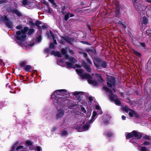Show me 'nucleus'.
<instances>
[{
	"label": "nucleus",
	"instance_id": "f3484780",
	"mask_svg": "<svg viewBox=\"0 0 151 151\" xmlns=\"http://www.w3.org/2000/svg\"><path fill=\"white\" fill-rule=\"evenodd\" d=\"M61 52L62 55L65 56V57L66 58L67 57H69V55L67 54L66 49L65 48H62L61 50Z\"/></svg>",
	"mask_w": 151,
	"mask_h": 151
},
{
	"label": "nucleus",
	"instance_id": "a878e982",
	"mask_svg": "<svg viewBox=\"0 0 151 151\" xmlns=\"http://www.w3.org/2000/svg\"><path fill=\"white\" fill-rule=\"evenodd\" d=\"M67 7L66 6H62L61 7V13L63 15H65V10L67 8Z\"/></svg>",
	"mask_w": 151,
	"mask_h": 151
},
{
	"label": "nucleus",
	"instance_id": "a19ab883",
	"mask_svg": "<svg viewBox=\"0 0 151 151\" xmlns=\"http://www.w3.org/2000/svg\"><path fill=\"white\" fill-rule=\"evenodd\" d=\"M80 93L81 92H80L75 91L74 92H73L72 93V94L73 95L76 96L79 95Z\"/></svg>",
	"mask_w": 151,
	"mask_h": 151
},
{
	"label": "nucleus",
	"instance_id": "052dcab7",
	"mask_svg": "<svg viewBox=\"0 0 151 151\" xmlns=\"http://www.w3.org/2000/svg\"><path fill=\"white\" fill-rule=\"evenodd\" d=\"M143 144L144 145H148L149 144V143L148 142H147V141H145L143 143Z\"/></svg>",
	"mask_w": 151,
	"mask_h": 151
},
{
	"label": "nucleus",
	"instance_id": "5fc2aeb1",
	"mask_svg": "<svg viewBox=\"0 0 151 151\" xmlns=\"http://www.w3.org/2000/svg\"><path fill=\"white\" fill-rule=\"evenodd\" d=\"M83 66H88L87 63L83 61L82 63Z\"/></svg>",
	"mask_w": 151,
	"mask_h": 151
},
{
	"label": "nucleus",
	"instance_id": "5701e85b",
	"mask_svg": "<svg viewBox=\"0 0 151 151\" xmlns=\"http://www.w3.org/2000/svg\"><path fill=\"white\" fill-rule=\"evenodd\" d=\"M137 45L139 47H142L144 49L145 48L146 46L145 42H139Z\"/></svg>",
	"mask_w": 151,
	"mask_h": 151
},
{
	"label": "nucleus",
	"instance_id": "603ef678",
	"mask_svg": "<svg viewBox=\"0 0 151 151\" xmlns=\"http://www.w3.org/2000/svg\"><path fill=\"white\" fill-rule=\"evenodd\" d=\"M140 150L141 151H147L146 148L144 147H142L140 148Z\"/></svg>",
	"mask_w": 151,
	"mask_h": 151
},
{
	"label": "nucleus",
	"instance_id": "69168bd1",
	"mask_svg": "<svg viewBox=\"0 0 151 151\" xmlns=\"http://www.w3.org/2000/svg\"><path fill=\"white\" fill-rule=\"evenodd\" d=\"M65 41L63 40H61L60 41V43L61 44H63L65 43Z\"/></svg>",
	"mask_w": 151,
	"mask_h": 151
},
{
	"label": "nucleus",
	"instance_id": "79ce46f5",
	"mask_svg": "<svg viewBox=\"0 0 151 151\" xmlns=\"http://www.w3.org/2000/svg\"><path fill=\"white\" fill-rule=\"evenodd\" d=\"M26 144L27 145H32V142L28 140L26 141Z\"/></svg>",
	"mask_w": 151,
	"mask_h": 151
},
{
	"label": "nucleus",
	"instance_id": "de8ad7c7",
	"mask_svg": "<svg viewBox=\"0 0 151 151\" xmlns=\"http://www.w3.org/2000/svg\"><path fill=\"white\" fill-rule=\"evenodd\" d=\"M42 28L43 29H48L47 25H43L42 26Z\"/></svg>",
	"mask_w": 151,
	"mask_h": 151
},
{
	"label": "nucleus",
	"instance_id": "09e8293b",
	"mask_svg": "<svg viewBox=\"0 0 151 151\" xmlns=\"http://www.w3.org/2000/svg\"><path fill=\"white\" fill-rule=\"evenodd\" d=\"M53 5H55L56 4L55 3L54 0H48Z\"/></svg>",
	"mask_w": 151,
	"mask_h": 151
},
{
	"label": "nucleus",
	"instance_id": "9b49d317",
	"mask_svg": "<svg viewBox=\"0 0 151 151\" xmlns=\"http://www.w3.org/2000/svg\"><path fill=\"white\" fill-rule=\"evenodd\" d=\"M124 110L127 113H129V116L131 117H132L135 115L136 117H139V115L135 113V112L133 110L129 109L127 106H125L123 108Z\"/></svg>",
	"mask_w": 151,
	"mask_h": 151
},
{
	"label": "nucleus",
	"instance_id": "c756f323",
	"mask_svg": "<svg viewBox=\"0 0 151 151\" xmlns=\"http://www.w3.org/2000/svg\"><path fill=\"white\" fill-rule=\"evenodd\" d=\"M28 31V34L29 35H30L33 33L34 31V30L33 29H29Z\"/></svg>",
	"mask_w": 151,
	"mask_h": 151
},
{
	"label": "nucleus",
	"instance_id": "bb28decb",
	"mask_svg": "<svg viewBox=\"0 0 151 151\" xmlns=\"http://www.w3.org/2000/svg\"><path fill=\"white\" fill-rule=\"evenodd\" d=\"M120 13V10L119 9H116V10L115 15L117 17H119Z\"/></svg>",
	"mask_w": 151,
	"mask_h": 151
},
{
	"label": "nucleus",
	"instance_id": "1a4fd4ad",
	"mask_svg": "<svg viewBox=\"0 0 151 151\" xmlns=\"http://www.w3.org/2000/svg\"><path fill=\"white\" fill-rule=\"evenodd\" d=\"M126 138H131L133 136L137 139H140L141 138L142 136L141 134L139 132H138L135 131H133L132 132L126 133Z\"/></svg>",
	"mask_w": 151,
	"mask_h": 151
},
{
	"label": "nucleus",
	"instance_id": "4468645a",
	"mask_svg": "<svg viewBox=\"0 0 151 151\" xmlns=\"http://www.w3.org/2000/svg\"><path fill=\"white\" fill-rule=\"evenodd\" d=\"M60 37L65 41L67 42L71 45H73V42L74 40L75 39L73 37H70L68 36H67L66 37L60 36Z\"/></svg>",
	"mask_w": 151,
	"mask_h": 151
},
{
	"label": "nucleus",
	"instance_id": "412c9836",
	"mask_svg": "<svg viewBox=\"0 0 151 151\" xmlns=\"http://www.w3.org/2000/svg\"><path fill=\"white\" fill-rule=\"evenodd\" d=\"M78 109L79 110L83 113H85L86 112L85 109L81 105L78 106Z\"/></svg>",
	"mask_w": 151,
	"mask_h": 151
},
{
	"label": "nucleus",
	"instance_id": "dca6fc26",
	"mask_svg": "<svg viewBox=\"0 0 151 151\" xmlns=\"http://www.w3.org/2000/svg\"><path fill=\"white\" fill-rule=\"evenodd\" d=\"M51 53L55 56H57L59 58H60L62 57L61 54L58 51L55 52L54 51H51Z\"/></svg>",
	"mask_w": 151,
	"mask_h": 151
},
{
	"label": "nucleus",
	"instance_id": "7c9ffc66",
	"mask_svg": "<svg viewBox=\"0 0 151 151\" xmlns=\"http://www.w3.org/2000/svg\"><path fill=\"white\" fill-rule=\"evenodd\" d=\"M95 108L98 110L99 114H101L102 113L101 109H100V107L99 106L97 105H96Z\"/></svg>",
	"mask_w": 151,
	"mask_h": 151
},
{
	"label": "nucleus",
	"instance_id": "e433bc0d",
	"mask_svg": "<svg viewBox=\"0 0 151 151\" xmlns=\"http://www.w3.org/2000/svg\"><path fill=\"white\" fill-rule=\"evenodd\" d=\"M49 48L50 49H54L55 48V45L52 43H51L50 44Z\"/></svg>",
	"mask_w": 151,
	"mask_h": 151
},
{
	"label": "nucleus",
	"instance_id": "8fccbe9b",
	"mask_svg": "<svg viewBox=\"0 0 151 151\" xmlns=\"http://www.w3.org/2000/svg\"><path fill=\"white\" fill-rule=\"evenodd\" d=\"M6 3V0H0V4H2L4 3Z\"/></svg>",
	"mask_w": 151,
	"mask_h": 151
},
{
	"label": "nucleus",
	"instance_id": "0eeeda50",
	"mask_svg": "<svg viewBox=\"0 0 151 151\" xmlns=\"http://www.w3.org/2000/svg\"><path fill=\"white\" fill-rule=\"evenodd\" d=\"M16 34V38L17 40L21 42L24 41L27 37L26 34L21 32V30L17 31Z\"/></svg>",
	"mask_w": 151,
	"mask_h": 151
},
{
	"label": "nucleus",
	"instance_id": "338daca9",
	"mask_svg": "<svg viewBox=\"0 0 151 151\" xmlns=\"http://www.w3.org/2000/svg\"><path fill=\"white\" fill-rule=\"evenodd\" d=\"M144 137L145 139H150V137L148 136L145 135V136H144Z\"/></svg>",
	"mask_w": 151,
	"mask_h": 151
},
{
	"label": "nucleus",
	"instance_id": "e2e57ef3",
	"mask_svg": "<svg viewBox=\"0 0 151 151\" xmlns=\"http://www.w3.org/2000/svg\"><path fill=\"white\" fill-rule=\"evenodd\" d=\"M35 44L34 43V42H32V43H30L29 45V46H31V47H32V46H33L34 44Z\"/></svg>",
	"mask_w": 151,
	"mask_h": 151
},
{
	"label": "nucleus",
	"instance_id": "f03ea898",
	"mask_svg": "<svg viewBox=\"0 0 151 151\" xmlns=\"http://www.w3.org/2000/svg\"><path fill=\"white\" fill-rule=\"evenodd\" d=\"M70 68L72 67L75 68L76 67V71L78 75L80 76L82 79H88V83L93 86H97L98 85V82L93 80L91 76L87 73H84L83 72V70L80 68V67H68Z\"/></svg>",
	"mask_w": 151,
	"mask_h": 151
},
{
	"label": "nucleus",
	"instance_id": "4c0bfd02",
	"mask_svg": "<svg viewBox=\"0 0 151 151\" xmlns=\"http://www.w3.org/2000/svg\"><path fill=\"white\" fill-rule=\"evenodd\" d=\"M17 142L15 143L12 146V150L11 151H13L15 148V147H17Z\"/></svg>",
	"mask_w": 151,
	"mask_h": 151
},
{
	"label": "nucleus",
	"instance_id": "9d476101",
	"mask_svg": "<svg viewBox=\"0 0 151 151\" xmlns=\"http://www.w3.org/2000/svg\"><path fill=\"white\" fill-rule=\"evenodd\" d=\"M63 105L62 107H59L61 108L58 109L57 114L56 116V118L57 119H60L62 118L64 114V110L63 108Z\"/></svg>",
	"mask_w": 151,
	"mask_h": 151
},
{
	"label": "nucleus",
	"instance_id": "cd10ccee",
	"mask_svg": "<svg viewBox=\"0 0 151 151\" xmlns=\"http://www.w3.org/2000/svg\"><path fill=\"white\" fill-rule=\"evenodd\" d=\"M68 132L65 130H63L61 132L60 134L62 136H64L67 134Z\"/></svg>",
	"mask_w": 151,
	"mask_h": 151
},
{
	"label": "nucleus",
	"instance_id": "2eb2a0df",
	"mask_svg": "<svg viewBox=\"0 0 151 151\" xmlns=\"http://www.w3.org/2000/svg\"><path fill=\"white\" fill-rule=\"evenodd\" d=\"M86 51L88 52H91L93 55H96L97 54V53L96 52V50L93 47L86 50Z\"/></svg>",
	"mask_w": 151,
	"mask_h": 151
},
{
	"label": "nucleus",
	"instance_id": "864d4df0",
	"mask_svg": "<svg viewBox=\"0 0 151 151\" xmlns=\"http://www.w3.org/2000/svg\"><path fill=\"white\" fill-rule=\"evenodd\" d=\"M16 28L18 29H21L22 28V26L20 25H18L16 27Z\"/></svg>",
	"mask_w": 151,
	"mask_h": 151
},
{
	"label": "nucleus",
	"instance_id": "6e6552de",
	"mask_svg": "<svg viewBox=\"0 0 151 151\" xmlns=\"http://www.w3.org/2000/svg\"><path fill=\"white\" fill-rule=\"evenodd\" d=\"M66 60H68V61L66 62V66H80V65L76 64L74 65L75 63L77 62V60L73 57H71L70 56L66 58Z\"/></svg>",
	"mask_w": 151,
	"mask_h": 151
},
{
	"label": "nucleus",
	"instance_id": "b1692460",
	"mask_svg": "<svg viewBox=\"0 0 151 151\" xmlns=\"http://www.w3.org/2000/svg\"><path fill=\"white\" fill-rule=\"evenodd\" d=\"M29 28L27 26H26L23 29H21V31L23 33L26 34L27 32L28 31Z\"/></svg>",
	"mask_w": 151,
	"mask_h": 151
},
{
	"label": "nucleus",
	"instance_id": "bf43d9fd",
	"mask_svg": "<svg viewBox=\"0 0 151 151\" xmlns=\"http://www.w3.org/2000/svg\"><path fill=\"white\" fill-rule=\"evenodd\" d=\"M69 52L72 55L74 54L73 51L72 50H69Z\"/></svg>",
	"mask_w": 151,
	"mask_h": 151
},
{
	"label": "nucleus",
	"instance_id": "2f4dec72",
	"mask_svg": "<svg viewBox=\"0 0 151 151\" xmlns=\"http://www.w3.org/2000/svg\"><path fill=\"white\" fill-rule=\"evenodd\" d=\"M69 17V14L68 13L65 15V14L64 19L65 21H67Z\"/></svg>",
	"mask_w": 151,
	"mask_h": 151
},
{
	"label": "nucleus",
	"instance_id": "37998d69",
	"mask_svg": "<svg viewBox=\"0 0 151 151\" xmlns=\"http://www.w3.org/2000/svg\"><path fill=\"white\" fill-rule=\"evenodd\" d=\"M58 61L61 63H63L65 62V60L63 58H60L59 59Z\"/></svg>",
	"mask_w": 151,
	"mask_h": 151
},
{
	"label": "nucleus",
	"instance_id": "ddd939ff",
	"mask_svg": "<svg viewBox=\"0 0 151 151\" xmlns=\"http://www.w3.org/2000/svg\"><path fill=\"white\" fill-rule=\"evenodd\" d=\"M7 11L8 12H12L15 14L19 17L22 16L21 13L18 11V9L14 8L13 7H10L9 9H7Z\"/></svg>",
	"mask_w": 151,
	"mask_h": 151
},
{
	"label": "nucleus",
	"instance_id": "f704fd0d",
	"mask_svg": "<svg viewBox=\"0 0 151 151\" xmlns=\"http://www.w3.org/2000/svg\"><path fill=\"white\" fill-rule=\"evenodd\" d=\"M42 24L41 22L39 21L38 20H37L35 22V23H34L35 26H38V25H39L40 24Z\"/></svg>",
	"mask_w": 151,
	"mask_h": 151
},
{
	"label": "nucleus",
	"instance_id": "393cba45",
	"mask_svg": "<svg viewBox=\"0 0 151 151\" xmlns=\"http://www.w3.org/2000/svg\"><path fill=\"white\" fill-rule=\"evenodd\" d=\"M22 3L24 6L28 5L30 4L29 2L27 0H23Z\"/></svg>",
	"mask_w": 151,
	"mask_h": 151
},
{
	"label": "nucleus",
	"instance_id": "473e14b6",
	"mask_svg": "<svg viewBox=\"0 0 151 151\" xmlns=\"http://www.w3.org/2000/svg\"><path fill=\"white\" fill-rule=\"evenodd\" d=\"M26 62L25 61L22 62L20 64V66H31L30 65H26Z\"/></svg>",
	"mask_w": 151,
	"mask_h": 151
},
{
	"label": "nucleus",
	"instance_id": "4be33fe9",
	"mask_svg": "<svg viewBox=\"0 0 151 151\" xmlns=\"http://www.w3.org/2000/svg\"><path fill=\"white\" fill-rule=\"evenodd\" d=\"M143 20L142 21V23L144 24L145 25H147L148 23V19L146 17H143Z\"/></svg>",
	"mask_w": 151,
	"mask_h": 151
},
{
	"label": "nucleus",
	"instance_id": "c85d7f7f",
	"mask_svg": "<svg viewBox=\"0 0 151 151\" xmlns=\"http://www.w3.org/2000/svg\"><path fill=\"white\" fill-rule=\"evenodd\" d=\"M23 69L27 72H30L31 71V67H23Z\"/></svg>",
	"mask_w": 151,
	"mask_h": 151
},
{
	"label": "nucleus",
	"instance_id": "f8f14e48",
	"mask_svg": "<svg viewBox=\"0 0 151 151\" xmlns=\"http://www.w3.org/2000/svg\"><path fill=\"white\" fill-rule=\"evenodd\" d=\"M115 78L112 76H109L107 79V85L110 87H111L113 86L115 84Z\"/></svg>",
	"mask_w": 151,
	"mask_h": 151
},
{
	"label": "nucleus",
	"instance_id": "7ed1b4c3",
	"mask_svg": "<svg viewBox=\"0 0 151 151\" xmlns=\"http://www.w3.org/2000/svg\"><path fill=\"white\" fill-rule=\"evenodd\" d=\"M97 114V113L96 111H93L91 119L88 121H84L83 119L80 124V126H77L76 127V129L79 132H82L87 130L89 128L90 124L93 122L94 120V118Z\"/></svg>",
	"mask_w": 151,
	"mask_h": 151
},
{
	"label": "nucleus",
	"instance_id": "58836bf2",
	"mask_svg": "<svg viewBox=\"0 0 151 151\" xmlns=\"http://www.w3.org/2000/svg\"><path fill=\"white\" fill-rule=\"evenodd\" d=\"M81 42L83 44H86L89 45H91V44L89 43L84 41H82Z\"/></svg>",
	"mask_w": 151,
	"mask_h": 151
},
{
	"label": "nucleus",
	"instance_id": "a18cd8bd",
	"mask_svg": "<svg viewBox=\"0 0 151 151\" xmlns=\"http://www.w3.org/2000/svg\"><path fill=\"white\" fill-rule=\"evenodd\" d=\"M85 68L88 72H91V69L90 68V67H84Z\"/></svg>",
	"mask_w": 151,
	"mask_h": 151
},
{
	"label": "nucleus",
	"instance_id": "6ab92c4d",
	"mask_svg": "<svg viewBox=\"0 0 151 151\" xmlns=\"http://www.w3.org/2000/svg\"><path fill=\"white\" fill-rule=\"evenodd\" d=\"M142 5L140 4H138L136 5L135 7L136 10L138 11H143L142 7Z\"/></svg>",
	"mask_w": 151,
	"mask_h": 151
},
{
	"label": "nucleus",
	"instance_id": "a211bd4d",
	"mask_svg": "<svg viewBox=\"0 0 151 151\" xmlns=\"http://www.w3.org/2000/svg\"><path fill=\"white\" fill-rule=\"evenodd\" d=\"M132 51L133 53L137 57L140 58H141V57H142V55L141 53L137 51L135 49H132Z\"/></svg>",
	"mask_w": 151,
	"mask_h": 151
},
{
	"label": "nucleus",
	"instance_id": "49530a36",
	"mask_svg": "<svg viewBox=\"0 0 151 151\" xmlns=\"http://www.w3.org/2000/svg\"><path fill=\"white\" fill-rule=\"evenodd\" d=\"M35 151H41V148L39 146H37L35 149Z\"/></svg>",
	"mask_w": 151,
	"mask_h": 151
},
{
	"label": "nucleus",
	"instance_id": "f257e3e1",
	"mask_svg": "<svg viewBox=\"0 0 151 151\" xmlns=\"http://www.w3.org/2000/svg\"><path fill=\"white\" fill-rule=\"evenodd\" d=\"M59 95L68 96L69 94L64 89L57 90L53 93L51 98L53 100L54 104L56 107H62L63 105V98L58 96Z\"/></svg>",
	"mask_w": 151,
	"mask_h": 151
},
{
	"label": "nucleus",
	"instance_id": "774afa93",
	"mask_svg": "<svg viewBox=\"0 0 151 151\" xmlns=\"http://www.w3.org/2000/svg\"><path fill=\"white\" fill-rule=\"evenodd\" d=\"M69 15H70V17H73L74 16V15L73 14H72V13H69Z\"/></svg>",
	"mask_w": 151,
	"mask_h": 151
},
{
	"label": "nucleus",
	"instance_id": "680f3d73",
	"mask_svg": "<svg viewBox=\"0 0 151 151\" xmlns=\"http://www.w3.org/2000/svg\"><path fill=\"white\" fill-rule=\"evenodd\" d=\"M86 26H87V27L88 28V29L90 30L91 31V27H90V25L89 24H87Z\"/></svg>",
	"mask_w": 151,
	"mask_h": 151
},
{
	"label": "nucleus",
	"instance_id": "423d86ee",
	"mask_svg": "<svg viewBox=\"0 0 151 151\" xmlns=\"http://www.w3.org/2000/svg\"><path fill=\"white\" fill-rule=\"evenodd\" d=\"M0 20L4 22L6 26L8 28H11L13 27V24L10 21V19L8 18L6 15L0 17Z\"/></svg>",
	"mask_w": 151,
	"mask_h": 151
},
{
	"label": "nucleus",
	"instance_id": "6e6d98bb",
	"mask_svg": "<svg viewBox=\"0 0 151 151\" xmlns=\"http://www.w3.org/2000/svg\"><path fill=\"white\" fill-rule=\"evenodd\" d=\"M0 64L2 66H4L5 65V63L3 62L2 60H0Z\"/></svg>",
	"mask_w": 151,
	"mask_h": 151
},
{
	"label": "nucleus",
	"instance_id": "13d9d810",
	"mask_svg": "<svg viewBox=\"0 0 151 151\" xmlns=\"http://www.w3.org/2000/svg\"><path fill=\"white\" fill-rule=\"evenodd\" d=\"M38 28V29H39V30L41 32L42 31V27L41 26H40L39 25H38V26H36Z\"/></svg>",
	"mask_w": 151,
	"mask_h": 151
},
{
	"label": "nucleus",
	"instance_id": "c9c22d12",
	"mask_svg": "<svg viewBox=\"0 0 151 151\" xmlns=\"http://www.w3.org/2000/svg\"><path fill=\"white\" fill-rule=\"evenodd\" d=\"M29 25L32 26H35L34 23L33 22L32 20L31 19L29 21Z\"/></svg>",
	"mask_w": 151,
	"mask_h": 151
},
{
	"label": "nucleus",
	"instance_id": "c03bdc74",
	"mask_svg": "<svg viewBox=\"0 0 151 151\" xmlns=\"http://www.w3.org/2000/svg\"><path fill=\"white\" fill-rule=\"evenodd\" d=\"M86 60L88 64L90 65H92V63L89 59L88 58H86Z\"/></svg>",
	"mask_w": 151,
	"mask_h": 151
},
{
	"label": "nucleus",
	"instance_id": "0e129e2a",
	"mask_svg": "<svg viewBox=\"0 0 151 151\" xmlns=\"http://www.w3.org/2000/svg\"><path fill=\"white\" fill-rule=\"evenodd\" d=\"M95 75L96 76H98V77L100 78V79H101V80H102V79L101 78V76H100V75L98 74H95Z\"/></svg>",
	"mask_w": 151,
	"mask_h": 151
},
{
	"label": "nucleus",
	"instance_id": "3c124183",
	"mask_svg": "<svg viewBox=\"0 0 151 151\" xmlns=\"http://www.w3.org/2000/svg\"><path fill=\"white\" fill-rule=\"evenodd\" d=\"M50 33L51 35V36L52 37V38L53 39H54L55 38V36L54 34L52 32V31L51 30L50 31Z\"/></svg>",
	"mask_w": 151,
	"mask_h": 151
},
{
	"label": "nucleus",
	"instance_id": "4d7b16f0",
	"mask_svg": "<svg viewBox=\"0 0 151 151\" xmlns=\"http://www.w3.org/2000/svg\"><path fill=\"white\" fill-rule=\"evenodd\" d=\"M41 39V36H39L37 39V41L38 42H39L40 41Z\"/></svg>",
	"mask_w": 151,
	"mask_h": 151
},
{
	"label": "nucleus",
	"instance_id": "ea45409f",
	"mask_svg": "<svg viewBox=\"0 0 151 151\" xmlns=\"http://www.w3.org/2000/svg\"><path fill=\"white\" fill-rule=\"evenodd\" d=\"M81 54H82L83 55V57L84 58H85L86 59V58H88L87 57V55L86 53V52H83L82 53H81Z\"/></svg>",
	"mask_w": 151,
	"mask_h": 151
},
{
	"label": "nucleus",
	"instance_id": "39448f33",
	"mask_svg": "<svg viewBox=\"0 0 151 151\" xmlns=\"http://www.w3.org/2000/svg\"><path fill=\"white\" fill-rule=\"evenodd\" d=\"M93 61L95 66H107L106 61L98 56H96L94 57Z\"/></svg>",
	"mask_w": 151,
	"mask_h": 151
},
{
	"label": "nucleus",
	"instance_id": "20e7f679",
	"mask_svg": "<svg viewBox=\"0 0 151 151\" xmlns=\"http://www.w3.org/2000/svg\"><path fill=\"white\" fill-rule=\"evenodd\" d=\"M103 89L109 93V97L110 99L114 101L115 104L117 105H119L120 104V102L119 99L117 98L116 96H114L110 90L109 89L108 87L106 86H104Z\"/></svg>",
	"mask_w": 151,
	"mask_h": 151
},
{
	"label": "nucleus",
	"instance_id": "72a5a7b5",
	"mask_svg": "<svg viewBox=\"0 0 151 151\" xmlns=\"http://www.w3.org/2000/svg\"><path fill=\"white\" fill-rule=\"evenodd\" d=\"M24 149L23 147L22 146H19L16 148L17 151H22Z\"/></svg>",
	"mask_w": 151,
	"mask_h": 151
},
{
	"label": "nucleus",
	"instance_id": "aec40b11",
	"mask_svg": "<svg viewBox=\"0 0 151 151\" xmlns=\"http://www.w3.org/2000/svg\"><path fill=\"white\" fill-rule=\"evenodd\" d=\"M47 13L52 14L53 13L52 9L48 5H47V9L46 10Z\"/></svg>",
	"mask_w": 151,
	"mask_h": 151
}]
</instances>
